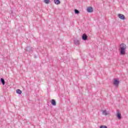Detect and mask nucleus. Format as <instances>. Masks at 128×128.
Here are the masks:
<instances>
[{"label":"nucleus","instance_id":"13","mask_svg":"<svg viewBox=\"0 0 128 128\" xmlns=\"http://www.w3.org/2000/svg\"><path fill=\"white\" fill-rule=\"evenodd\" d=\"M44 2L48 4H50V0H44Z\"/></svg>","mask_w":128,"mask_h":128},{"label":"nucleus","instance_id":"6","mask_svg":"<svg viewBox=\"0 0 128 128\" xmlns=\"http://www.w3.org/2000/svg\"><path fill=\"white\" fill-rule=\"evenodd\" d=\"M82 40H88V36L86 34H83L82 36Z\"/></svg>","mask_w":128,"mask_h":128},{"label":"nucleus","instance_id":"15","mask_svg":"<svg viewBox=\"0 0 128 128\" xmlns=\"http://www.w3.org/2000/svg\"><path fill=\"white\" fill-rule=\"evenodd\" d=\"M100 128H108V126H101Z\"/></svg>","mask_w":128,"mask_h":128},{"label":"nucleus","instance_id":"9","mask_svg":"<svg viewBox=\"0 0 128 128\" xmlns=\"http://www.w3.org/2000/svg\"><path fill=\"white\" fill-rule=\"evenodd\" d=\"M74 44H76V46H78V44H80V40H74Z\"/></svg>","mask_w":128,"mask_h":128},{"label":"nucleus","instance_id":"5","mask_svg":"<svg viewBox=\"0 0 128 128\" xmlns=\"http://www.w3.org/2000/svg\"><path fill=\"white\" fill-rule=\"evenodd\" d=\"M86 10L88 12H94V10L92 7H88Z\"/></svg>","mask_w":128,"mask_h":128},{"label":"nucleus","instance_id":"4","mask_svg":"<svg viewBox=\"0 0 128 128\" xmlns=\"http://www.w3.org/2000/svg\"><path fill=\"white\" fill-rule=\"evenodd\" d=\"M119 84H120V81L116 79H115L114 82V84L116 86L118 87Z\"/></svg>","mask_w":128,"mask_h":128},{"label":"nucleus","instance_id":"1","mask_svg":"<svg viewBox=\"0 0 128 128\" xmlns=\"http://www.w3.org/2000/svg\"><path fill=\"white\" fill-rule=\"evenodd\" d=\"M126 45L124 44H122L120 45V54L124 56L126 54Z\"/></svg>","mask_w":128,"mask_h":128},{"label":"nucleus","instance_id":"10","mask_svg":"<svg viewBox=\"0 0 128 128\" xmlns=\"http://www.w3.org/2000/svg\"><path fill=\"white\" fill-rule=\"evenodd\" d=\"M54 3L55 4H60V0H54Z\"/></svg>","mask_w":128,"mask_h":128},{"label":"nucleus","instance_id":"14","mask_svg":"<svg viewBox=\"0 0 128 128\" xmlns=\"http://www.w3.org/2000/svg\"><path fill=\"white\" fill-rule=\"evenodd\" d=\"M74 12L76 14H80V11H78V10L76 9V10H74Z\"/></svg>","mask_w":128,"mask_h":128},{"label":"nucleus","instance_id":"8","mask_svg":"<svg viewBox=\"0 0 128 128\" xmlns=\"http://www.w3.org/2000/svg\"><path fill=\"white\" fill-rule=\"evenodd\" d=\"M51 104H52V106H56V100L52 99L51 100Z\"/></svg>","mask_w":128,"mask_h":128},{"label":"nucleus","instance_id":"2","mask_svg":"<svg viewBox=\"0 0 128 128\" xmlns=\"http://www.w3.org/2000/svg\"><path fill=\"white\" fill-rule=\"evenodd\" d=\"M118 16L120 20H126V17H124V16L122 14H118Z\"/></svg>","mask_w":128,"mask_h":128},{"label":"nucleus","instance_id":"7","mask_svg":"<svg viewBox=\"0 0 128 128\" xmlns=\"http://www.w3.org/2000/svg\"><path fill=\"white\" fill-rule=\"evenodd\" d=\"M102 113L104 116H108V112H106V110H102Z\"/></svg>","mask_w":128,"mask_h":128},{"label":"nucleus","instance_id":"12","mask_svg":"<svg viewBox=\"0 0 128 128\" xmlns=\"http://www.w3.org/2000/svg\"><path fill=\"white\" fill-rule=\"evenodd\" d=\"M16 94H22V90H20V89H18L16 90Z\"/></svg>","mask_w":128,"mask_h":128},{"label":"nucleus","instance_id":"16","mask_svg":"<svg viewBox=\"0 0 128 128\" xmlns=\"http://www.w3.org/2000/svg\"><path fill=\"white\" fill-rule=\"evenodd\" d=\"M28 48H30V47H28L26 49V50H28Z\"/></svg>","mask_w":128,"mask_h":128},{"label":"nucleus","instance_id":"11","mask_svg":"<svg viewBox=\"0 0 128 128\" xmlns=\"http://www.w3.org/2000/svg\"><path fill=\"white\" fill-rule=\"evenodd\" d=\"M0 82L3 84V86H4V84H6V82L4 81V79L1 78H0Z\"/></svg>","mask_w":128,"mask_h":128},{"label":"nucleus","instance_id":"3","mask_svg":"<svg viewBox=\"0 0 128 128\" xmlns=\"http://www.w3.org/2000/svg\"><path fill=\"white\" fill-rule=\"evenodd\" d=\"M116 116H117L118 120H120V118H122V116L120 115V110H118L116 111Z\"/></svg>","mask_w":128,"mask_h":128}]
</instances>
